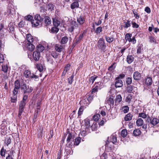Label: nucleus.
I'll return each mask as SVG.
<instances>
[{
    "label": "nucleus",
    "instance_id": "nucleus-58",
    "mask_svg": "<svg viewBox=\"0 0 159 159\" xmlns=\"http://www.w3.org/2000/svg\"><path fill=\"white\" fill-rule=\"evenodd\" d=\"M101 84V82H96L93 87H94V88L96 89H97L98 90L99 86Z\"/></svg>",
    "mask_w": 159,
    "mask_h": 159
},
{
    "label": "nucleus",
    "instance_id": "nucleus-15",
    "mask_svg": "<svg viewBox=\"0 0 159 159\" xmlns=\"http://www.w3.org/2000/svg\"><path fill=\"white\" fill-rule=\"evenodd\" d=\"M115 86L116 88H120L122 87L123 85V81L121 80H115Z\"/></svg>",
    "mask_w": 159,
    "mask_h": 159
},
{
    "label": "nucleus",
    "instance_id": "nucleus-43",
    "mask_svg": "<svg viewBox=\"0 0 159 159\" xmlns=\"http://www.w3.org/2000/svg\"><path fill=\"white\" fill-rule=\"evenodd\" d=\"M126 84L127 85H130L132 82V77H127L125 80Z\"/></svg>",
    "mask_w": 159,
    "mask_h": 159
},
{
    "label": "nucleus",
    "instance_id": "nucleus-10",
    "mask_svg": "<svg viewBox=\"0 0 159 159\" xmlns=\"http://www.w3.org/2000/svg\"><path fill=\"white\" fill-rule=\"evenodd\" d=\"M78 25L75 21H72L70 23V26L68 28V31L70 32H72L75 28L77 27Z\"/></svg>",
    "mask_w": 159,
    "mask_h": 159
},
{
    "label": "nucleus",
    "instance_id": "nucleus-8",
    "mask_svg": "<svg viewBox=\"0 0 159 159\" xmlns=\"http://www.w3.org/2000/svg\"><path fill=\"white\" fill-rule=\"evenodd\" d=\"M26 105V103H23L21 102H20L19 105V111L18 114V117L21 118V115L24 111L25 106Z\"/></svg>",
    "mask_w": 159,
    "mask_h": 159
},
{
    "label": "nucleus",
    "instance_id": "nucleus-46",
    "mask_svg": "<svg viewBox=\"0 0 159 159\" xmlns=\"http://www.w3.org/2000/svg\"><path fill=\"white\" fill-rule=\"evenodd\" d=\"M54 26L58 27L60 25V21L57 19H54L53 20Z\"/></svg>",
    "mask_w": 159,
    "mask_h": 159
},
{
    "label": "nucleus",
    "instance_id": "nucleus-33",
    "mask_svg": "<svg viewBox=\"0 0 159 159\" xmlns=\"http://www.w3.org/2000/svg\"><path fill=\"white\" fill-rule=\"evenodd\" d=\"M90 129H89V131H87L86 129H81L80 134L83 136H85L88 133H90Z\"/></svg>",
    "mask_w": 159,
    "mask_h": 159
},
{
    "label": "nucleus",
    "instance_id": "nucleus-28",
    "mask_svg": "<svg viewBox=\"0 0 159 159\" xmlns=\"http://www.w3.org/2000/svg\"><path fill=\"white\" fill-rule=\"evenodd\" d=\"M68 41V37L67 36H65L62 38L60 41V43L61 44H65L67 43Z\"/></svg>",
    "mask_w": 159,
    "mask_h": 159
},
{
    "label": "nucleus",
    "instance_id": "nucleus-25",
    "mask_svg": "<svg viewBox=\"0 0 159 159\" xmlns=\"http://www.w3.org/2000/svg\"><path fill=\"white\" fill-rule=\"evenodd\" d=\"M141 131L139 129H135L133 131V134L134 136H138L140 135L141 134Z\"/></svg>",
    "mask_w": 159,
    "mask_h": 159
},
{
    "label": "nucleus",
    "instance_id": "nucleus-54",
    "mask_svg": "<svg viewBox=\"0 0 159 159\" xmlns=\"http://www.w3.org/2000/svg\"><path fill=\"white\" fill-rule=\"evenodd\" d=\"M116 64V62H114L112 65L109 67L108 70L109 71H112L113 70H114L116 67V66L115 65V64Z\"/></svg>",
    "mask_w": 159,
    "mask_h": 159
},
{
    "label": "nucleus",
    "instance_id": "nucleus-63",
    "mask_svg": "<svg viewBox=\"0 0 159 159\" xmlns=\"http://www.w3.org/2000/svg\"><path fill=\"white\" fill-rule=\"evenodd\" d=\"M131 24L132 25V27L133 28H138L139 25L138 24H137L136 22L134 21H132L131 22Z\"/></svg>",
    "mask_w": 159,
    "mask_h": 159
},
{
    "label": "nucleus",
    "instance_id": "nucleus-47",
    "mask_svg": "<svg viewBox=\"0 0 159 159\" xmlns=\"http://www.w3.org/2000/svg\"><path fill=\"white\" fill-rule=\"evenodd\" d=\"M128 134L127 130L126 129H124L122 130L121 132V135L122 137L125 138L127 136Z\"/></svg>",
    "mask_w": 159,
    "mask_h": 159
},
{
    "label": "nucleus",
    "instance_id": "nucleus-45",
    "mask_svg": "<svg viewBox=\"0 0 159 159\" xmlns=\"http://www.w3.org/2000/svg\"><path fill=\"white\" fill-rule=\"evenodd\" d=\"M74 73L70 77L67 79L68 82L70 84H71L74 81Z\"/></svg>",
    "mask_w": 159,
    "mask_h": 159
},
{
    "label": "nucleus",
    "instance_id": "nucleus-53",
    "mask_svg": "<svg viewBox=\"0 0 159 159\" xmlns=\"http://www.w3.org/2000/svg\"><path fill=\"white\" fill-rule=\"evenodd\" d=\"M36 66L37 69L40 72H42L43 70V67L41 64H37Z\"/></svg>",
    "mask_w": 159,
    "mask_h": 159
},
{
    "label": "nucleus",
    "instance_id": "nucleus-3",
    "mask_svg": "<svg viewBox=\"0 0 159 159\" xmlns=\"http://www.w3.org/2000/svg\"><path fill=\"white\" fill-rule=\"evenodd\" d=\"M24 75L26 78H28L30 80H32L34 78L35 80L37 81V80L39 78L38 75L31 73L30 71L28 70H25L24 72Z\"/></svg>",
    "mask_w": 159,
    "mask_h": 159
},
{
    "label": "nucleus",
    "instance_id": "nucleus-11",
    "mask_svg": "<svg viewBox=\"0 0 159 159\" xmlns=\"http://www.w3.org/2000/svg\"><path fill=\"white\" fill-rule=\"evenodd\" d=\"M89 105L88 102H86V105H84L83 104L80 107L78 112V116H81L83 113L84 110L86 108L87 106Z\"/></svg>",
    "mask_w": 159,
    "mask_h": 159
},
{
    "label": "nucleus",
    "instance_id": "nucleus-60",
    "mask_svg": "<svg viewBox=\"0 0 159 159\" xmlns=\"http://www.w3.org/2000/svg\"><path fill=\"white\" fill-rule=\"evenodd\" d=\"M49 134L50 135L49 136L48 139V141H51V139L53 137V131L52 129L51 130L49 131Z\"/></svg>",
    "mask_w": 159,
    "mask_h": 159
},
{
    "label": "nucleus",
    "instance_id": "nucleus-17",
    "mask_svg": "<svg viewBox=\"0 0 159 159\" xmlns=\"http://www.w3.org/2000/svg\"><path fill=\"white\" fill-rule=\"evenodd\" d=\"M133 116V113L129 112L126 115L124 118V120L125 121H129L131 120Z\"/></svg>",
    "mask_w": 159,
    "mask_h": 159
},
{
    "label": "nucleus",
    "instance_id": "nucleus-18",
    "mask_svg": "<svg viewBox=\"0 0 159 159\" xmlns=\"http://www.w3.org/2000/svg\"><path fill=\"white\" fill-rule=\"evenodd\" d=\"M79 2L74 1V2L70 4V7L71 9L73 10L79 7Z\"/></svg>",
    "mask_w": 159,
    "mask_h": 159
},
{
    "label": "nucleus",
    "instance_id": "nucleus-2",
    "mask_svg": "<svg viewBox=\"0 0 159 159\" xmlns=\"http://www.w3.org/2000/svg\"><path fill=\"white\" fill-rule=\"evenodd\" d=\"M97 46L101 52H105L106 51V46L104 39L102 38L99 39L98 40Z\"/></svg>",
    "mask_w": 159,
    "mask_h": 159
},
{
    "label": "nucleus",
    "instance_id": "nucleus-57",
    "mask_svg": "<svg viewBox=\"0 0 159 159\" xmlns=\"http://www.w3.org/2000/svg\"><path fill=\"white\" fill-rule=\"evenodd\" d=\"M48 8L49 10L52 11L54 10V5L52 3H49L48 5Z\"/></svg>",
    "mask_w": 159,
    "mask_h": 159
},
{
    "label": "nucleus",
    "instance_id": "nucleus-13",
    "mask_svg": "<svg viewBox=\"0 0 159 159\" xmlns=\"http://www.w3.org/2000/svg\"><path fill=\"white\" fill-rule=\"evenodd\" d=\"M141 74L138 71H136L133 74V78L136 81L139 80L141 79Z\"/></svg>",
    "mask_w": 159,
    "mask_h": 159
},
{
    "label": "nucleus",
    "instance_id": "nucleus-52",
    "mask_svg": "<svg viewBox=\"0 0 159 159\" xmlns=\"http://www.w3.org/2000/svg\"><path fill=\"white\" fill-rule=\"evenodd\" d=\"M149 38V41L151 43H152L154 44L156 43V39L154 37L152 36H150Z\"/></svg>",
    "mask_w": 159,
    "mask_h": 159
},
{
    "label": "nucleus",
    "instance_id": "nucleus-9",
    "mask_svg": "<svg viewBox=\"0 0 159 159\" xmlns=\"http://www.w3.org/2000/svg\"><path fill=\"white\" fill-rule=\"evenodd\" d=\"M14 87L12 92L18 93L20 87V81L19 80H17L14 82Z\"/></svg>",
    "mask_w": 159,
    "mask_h": 159
},
{
    "label": "nucleus",
    "instance_id": "nucleus-32",
    "mask_svg": "<svg viewBox=\"0 0 159 159\" xmlns=\"http://www.w3.org/2000/svg\"><path fill=\"white\" fill-rule=\"evenodd\" d=\"M133 98V95L131 94H129L126 97L125 101L129 104L131 102V100Z\"/></svg>",
    "mask_w": 159,
    "mask_h": 159
},
{
    "label": "nucleus",
    "instance_id": "nucleus-55",
    "mask_svg": "<svg viewBox=\"0 0 159 159\" xmlns=\"http://www.w3.org/2000/svg\"><path fill=\"white\" fill-rule=\"evenodd\" d=\"M111 141L113 143L115 144L117 142V137L114 136H112L111 137Z\"/></svg>",
    "mask_w": 159,
    "mask_h": 159
},
{
    "label": "nucleus",
    "instance_id": "nucleus-38",
    "mask_svg": "<svg viewBox=\"0 0 159 159\" xmlns=\"http://www.w3.org/2000/svg\"><path fill=\"white\" fill-rule=\"evenodd\" d=\"M37 50L38 52H42L45 49V47L41 44H39L37 46Z\"/></svg>",
    "mask_w": 159,
    "mask_h": 159
},
{
    "label": "nucleus",
    "instance_id": "nucleus-34",
    "mask_svg": "<svg viewBox=\"0 0 159 159\" xmlns=\"http://www.w3.org/2000/svg\"><path fill=\"white\" fill-rule=\"evenodd\" d=\"M27 48L30 51H32L34 50L35 47L33 43H27Z\"/></svg>",
    "mask_w": 159,
    "mask_h": 159
},
{
    "label": "nucleus",
    "instance_id": "nucleus-31",
    "mask_svg": "<svg viewBox=\"0 0 159 159\" xmlns=\"http://www.w3.org/2000/svg\"><path fill=\"white\" fill-rule=\"evenodd\" d=\"M143 123V120L141 118H138L136 121V124L138 126H140L142 125Z\"/></svg>",
    "mask_w": 159,
    "mask_h": 159
},
{
    "label": "nucleus",
    "instance_id": "nucleus-49",
    "mask_svg": "<svg viewBox=\"0 0 159 159\" xmlns=\"http://www.w3.org/2000/svg\"><path fill=\"white\" fill-rule=\"evenodd\" d=\"M9 33L11 34L12 35H13L16 38L14 27L13 26H9Z\"/></svg>",
    "mask_w": 159,
    "mask_h": 159
},
{
    "label": "nucleus",
    "instance_id": "nucleus-5",
    "mask_svg": "<svg viewBox=\"0 0 159 159\" xmlns=\"http://www.w3.org/2000/svg\"><path fill=\"white\" fill-rule=\"evenodd\" d=\"M21 89L22 90L23 93L25 94H29L31 93L33 90V88L26 84H23L21 86Z\"/></svg>",
    "mask_w": 159,
    "mask_h": 159
},
{
    "label": "nucleus",
    "instance_id": "nucleus-16",
    "mask_svg": "<svg viewBox=\"0 0 159 159\" xmlns=\"http://www.w3.org/2000/svg\"><path fill=\"white\" fill-rule=\"evenodd\" d=\"M33 57L35 61H39L40 57V52L36 51H34L33 53Z\"/></svg>",
    "mask_w": 159,
    "mask_h": 159
},
{
    "label": "nucleus",
    "instance_id": "nucleus-27",
    "mask_svg": "<svg viewBox=\"0 0 159 159\" xmlns=\"http://www.w3.org/2000/svg\"><path fill=\"white\" fill-rule=\"evenodd\" d=\"M26 39L28 42V43H33L34 39L33 36L30 34H27L26 36Z\"/></svg>",
    "mask_w": 159,
    "mask_h": 159
},
{
    "label": "nucleus",
    "instance_id": "nucleus-29",
    "mask_svg": "<svg viewBox=\"0 0 159 159\" xmlns=\"http://www.w3.org/2000/svg\"><path fill=\"white\" fill-rule=\"evenodd\" d=\"M105 38L106 41L108 43H111L114 40V38L113 36L112 35L110 37L106 35L105 36Z\"/></svg>",
    "mask_w": 159,
    "mask_h": 159
},
{
    "label": "nucleus",
    "instance_id": "nucleus-1",
    "mask_svg": "<svg viewBox=\"0 0 159 159\" xmlns=\"http://www.w3.org/2000/svg\"><path fill=\"white\" fill-rule=\"evenodd\" d=\"M33 17L30 15H28L26 16V19L28 20L31 21V23L34 27H37L42 24L43 19L40 15L37 14L34 17V19L33 20Z\"/></svg>",
    "mask_w": 159,
    "mask_h": 159
},
{
    "label": "nucleus",
    "instance_id": "nucleus-41",
    "mask_svg": "<svg viewBox=\"0 0 159 159\" xmlns=\"http://www.w3.org/2000/svg\"><path fill=\"white\" fill-rule=\"evenodd\" d=\"M59 29L57 27L54 26L52 27L51 30V32L52 33H57L59 31Z\"/></svg>",
    "mask_w": 159,
    "mask_h": 159
},
{
    "label": "nucleus",
    "instance_id": "nucleus-61",
    "mask_svg": "<svg viewBox=\"0 0 159 159\" xmlns=\"http://www.w3.org/2000/svg\"><path fill=\"white\" fill-rule=\"evenodd\" d=\"M139 116L143 119L146 118L147 117V115L145 113L143 112L139 113Z\"/></svg>",
    "mask_w": 159,
    "mask_h": 159
},
{
    "label": "nucleus",
    "instance_id": "nucleus-20",
    "mask_svg": "<svg viewBox=\"0 0 159 159\" xmlns=\"http://www.w3.org/2000/svg\"><path fill=\"white\" fill-rule=\"evenodd\" d=\"M86 96L87 97V100L89 102L88 103L89 104L93 100L94 95L90 92H89L86 94Z\"/></svg>",
    "mask_w": 159,
    "mask_h": 159
},
{
    "label": "nucleus",
    "instance_id": "nucleus-21",
    "mask_svg": "<svg viewBox=\"0 0 159 159\" xmlns=\"http://www.w3.org/2000/svg\"><path fill=\"white\" fill-rule=\"evenodd\" d=\"M134 58L132 55H128L126 57V61L128 63L130 64L134 61Z\"/></svg>",
    "mask_w": 159,
    "mask_h": 159
},
{
    "label": "nucleus",
    "instance_id": "nucleus-40",
    "mask_svg": "<svg viewBox=\"0 0 159 159\" xmlns=\"http://www.w3.org/2000/svg\"><path fill=\"white\" fill-rule=\"evenodd\" d=\"M132 36L131 34L127 33L125 36V39L126 41L128 40L129 42H131V38Z\"/></svg>",
    "mask_w": 159,
    "mask_h": 159
},
{
    "label": "nucleus",
    "instance_id": "nucleus-23",
    "mask_svg": "<svg viewBox=\"0 0 159 159\" xmlns=\"http://www.w3.org/2000/svg\"><path fill=\"white\" fill-rule=\"evenodd\" d=\"M111 73H107L106 76H104L103 78V81L107 82L110 81L111 78Z\"/></svg>",
    "mask_w": 159,
    "mask_h": 159
},
{
    "label": "nucleus",
    "instance_id": "nucleus-42",
    "mask_svg": "<svg viewBox=\"0 0 159 159\" xmlns=\"http://www.w3.org/2000/svg\"><path fill=\"white\" fill-rule=\"evenodd\" d=\"M97 124L96 122H94L92 125L90 126V128H91L92 131H95L97 129Z\"/></svg>",
    "mask_w": 159,
    "mask_h": 159
},
{
    "label": "nucleus",
    "instance_id": "nucleus-22",
    "mask_svg": "<svg viewBox=\"0 0 159 159\" xmlns=\"http://www.w3.org/2000/svg\"><path fill=\"white\" fill-rule=\"evenodd\" d=\"M122 100V97L120 94H119L116 96L115 99V105L118 104Z\"/></svg>",
    "mask_w": 159,
    "mask_h": 159
},
{
    "label": "nucleus",
    "instance_id": "nucleus-44",
    "mask_svg": "<svg viewBox=\"0 0 159 159\" xmlns=\"http://www.w3.org/2000/svg\"><path fill=\"white\" fill-rule=\"evenodd\" d=\"M102 31V26H99L96 28L94 32L97 34H98L100 33Z\"/></svg>",
    "mask_w": 159,
    "mask_h": 159
},
{
    "label": "nucleus",
    "instance_id": "nucleus-30",
    "mask_svg": "<svg viewBox=\"0 0 159 159\" xmlns=\"http://www.w3.org/2000/svg\"><path fill=\"white\" fill-rule=\"evenodd\" d=\"M134 88V87L132 85H129L126 87L127 91L129 93H133V89Z\"/></svg>",
    "mask_w": 159,
    "mask_h": 159
},
{
    "label": "nucleus",
    "instance_id": "nucleus-14",
    "mask_svg": "<svg viewBox=\"0 0 159 159\" xmlns=\"http://www.w3.org/2000/svg\"><path fill=\"white\" fill-rule=\"evenodd\" d=\"M145 84L148 86L151 85L152 83V80L151 77L148 75L145 80Z\"/></svg>",
    "mask_w": 159,
    "mask_h": 159
},
{
    "label": "nucleus",
    "instance_id": "nucleus-19",
    "mask_svg": "<svg viewBox=\"0 0 159 159\" xmlns=\"http://www.w3.org/2000/svg\"><path fill=\"white\" fill-rule=\"evenodd\" d=\"M18 93L12 92V97L11 98V101L12 103L16 102L17 101V95Z\"/></svg>",
    "mask_w": 159,
    "mask_h": 159
},
{
    "label": "nucleus",
    "instance_id": "nucleus-37",
    "mask_svg": "<svg viewBox=\"0 0 159 159\" xmlns=\"http://www.w3.org/2000/svg\"><path fill=\"white\" fill-rule=\"evenodd\" d=\"M81 138L80 137H77L75 139V141L74 143V145L78 146L81 142Z\"/></svg>",
    "mask_w": 159,
    "mask_h": 159
},
{
    "label": "nucleus",
    "instance_id": "nucleus-26",
    "mask_svg": "<svg viewBox=\"0 0 159 159\" xmlns=\"http://www.w3.org/2000/svg\"><path fill=\"white\" fill-rule=\"evenodd\" d=\"M55 47L56 50L59 52H61L63 49V46L61 45L56 44Z\"/></svg>",
    "mask_w": 159,
    "mask_h": 159
},
{
    "label": "nucleus",
    "instance_id": "nucleus-36",
    "mask_svg": "<svg viewBox=\"0 0 159 159\" xmlns=\"http://www.w3.org/2000/svg\"><path fill=\"white\" fill-rule=\"evenodd\" d=\"M124 23L125 29H127L131 26V23L130 20H126V21H125Z\"/></svg>",
    "mask_w": 159,
    "mask_h": 159
},
{
    "label": "nucleus",
    "instance_id": "nucleus-48",
    "mask_svg": "<svg viewBox=\"0 0 159 159\" xmlns=\"http://www.w3.org/2000/svg\"><path fill=\"white\" fill-rule=\"evenodd\" d=\"M100 115L99 114H96L93 116V119L94 121H98L100 119Z\"/></svg>",
    "mask_w": 159,
    "mask_h": 159
},
{
    "label": "nucleus",
    "instance_id": "nucleus-24",
    "mask_svg": "<svg viewBox=\"0 0 159 159\" xmlns=\"http://www.w3.org/2000/svg\"><path fill=\"white\" fill-rule=\"evenodd\" d=\"M107 103L109 105L110 108H113L114 107V100L113 98H111V97H109L107 100Z\"/></svg>",
    "mask_w": 159,
    "mask_h": 159
},
{
    "label": "nucleus",
    "instance_id": "nucleus-59",
    "mask_svg": "<svg viewBox=\"0 0 159 159\" xmlns=\"http://www.w3.org/2000/svg\"><path fill=\"white\" fill-rule=\"evenodd\" d=\"M69 149H66V152L67 155L71 154H72L73 151H72L71 148H69Z\"/></svg>",
    "mask_w": 159,
    "mask_h": 159
},
{
    "label": "nucleus",
    "instance_id": "nucleus-12",
    "mask_svg": "<svg viewBox=\"0 0 159 159\" xmlns=\"http://www.w3.org/2000/svg\"><path fill=\"white\" fill-rule=\"evenodd\" d=\"M77 21L79 25H82L85 22L86 19L85 16L80 15L77 18Z\"/></svg>",
    "mask_w": 159,
    "mask_h": 159
},
{
    "label": "nucleus",
    "instance_id": "nucleus-51",
    "mask_svg": "<svg viewBox=\"0 0 159 159\" xmlns=\"http://www.w3.org/2000/svg\"><path fill=\"white\" fill-rule=\"evenodd\" d=\"M51 55L55 59H56L58 58L59 53L56 51H52L51 53Z\"/></svg>",
    "mask_w": 159,
    "mask_h": 159
},
{
    "label": "nucleus",
    "instance_id": "nucleus-64",
    "mask_svg": "<svg viewBox=\"0 0 159 159\" xmlns=\"http://www.w3.org/2000/svg\"><path fill=\"white\" fill-rule=\"evenodd\" d=\"M28 98V96L26 95H24L23 96L22 100L20 101V102H23V103H26V101L27 99Z\"/></svg>",
    "mask_w": 159,
    "mask_h": 159
},
{
    "label": "nucleus",
    "instance_id": "nucleus-62",
    "mask_svg": "<svg viewBox=\"0 0 159 159\" xmlns=\"http://www.w3.org/2000/svg\"><path fill=\"white\" fill-rule=\"evenodd\" d=\"M143 47V45L142 44L140 45V46H138L137 49V54H140L142 51V48Z\"/></svg>",
    "mask_w": 159,
    "mask_h": 159
},
{
    "label": "nucleus",
    "instance_id": "nucleus-35",
    "mask_svg": "<svg viewBox=\"0 0 159 159\" xmlns=\"http://www.w3.org/2000/svg\"><path fill=\"white\" fill-rule=\"evenodd\" d=\"M51 18L48 16L45 17L44 22L46 24V25H50L51 23Z\"/></svg>",
    "mask_w": 159,
    "mask_h": 159
},
{
    "label": "nucleus",
    "instance_id": "nucleus-56",
    "mask_svg": "<svg viewBox=\"0 0 159 159\" xmlns=\"http://www.w3.org/2000/svg\"><path fill=\"white\" fill-rule=\"evenodd\" d=\"M98 77L97 76L94 77L92 76L89 78V81L90 82H91L92 84H93L96 79Z\"/></svg>",
    "mask_w": 159,
    "mask_h": 159
},
{
    "label": "nucleus",
    "instance_id": "nucleus-4",
    "mask_svg": "<svg viewBox=\"0 0 159 159\" xmlns=\"http://www.w3.org/2000/svg\"><path fill=\"white\" fill-rule=\"evenodd\" d=\"M147 122L148 125H151L153 126H155L159 123V119L157 117L148 116Z\"/></svg>",
    "mask_w": 159,
    "mask_h": 159
},
{
    "label": "nucleus",
    "instance_id": "nucleus-6",
    "mask_svg": "<svg viewBox=\"0 0 159 159\" xmlns=\"http://www.w3.org/2000/svg\"><path fill=\"white\" fill-rule=\"evenodd\" d=\"M72 133L70 132V129H66V133L64 134L63 135L66 136V138L67 136V138L66 140L67 143L71 141V139H74L75 136L74 134H72Z\"/></svg>",
    "mask_w": 159,
    "mask_h": 159
},
{
    "label": "nucleus",
    "instance_id": "nucleus-7",
    "mask_svg": "<svg viewBox=\"0 0 159 159\" xmlns=\"http://www.w3.org/2000/svg\"><path fill=\"white\" fill-rule=\"evenodd\" d=\"M90 120L87 118L84 120V124L81 126V129H86L87 131H89V129H90Z\"/></svg>",
    "mask_w": 159,
    "mask_h": 159
},
{
    "label": "nucleus",
    "instance_id": "nucleus-39",
    "mask_svg": "<svg viewBox=\"0 0 159 159\" xmlns=\"http://www.w3.org/2000/svg\"><path fill=\"white\" fill-rule=\"evenodd\" d=\"M6 152V149H4L3 147H2L0 151V155L2 157H5Z\"/></svg>",
    "mask_w": 159,
    "mask_h": 159
},
{
    "label": "nucleus",
    "instance_id": "nucleus-50",
    "mask_svg": "<svg viewBox=\"0 0 159 159\" xmlns=\"http://www.w3.org/2000/svg\"><path fill=\"white\" fill-rule=\"evenodd\" d=\"M121 109L124 113H127L129 110V108L127 106H125L122 107Z\"/></svg>",
    "mask_w": 159,
    "mask_h": 159
}]
</instances>
